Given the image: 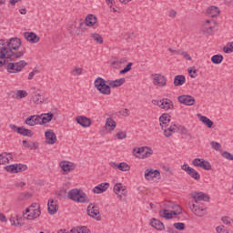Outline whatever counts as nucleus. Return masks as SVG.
<instances>
[{
	"label": "nucleus",
	"mask_w": 233,
	"mask_h": 233,
	"mask_svg": "<svg viewBox=\"0 0 233 233\" xmlns=\"http://www.w3.org/2000/svg\"><path fill=\"white\" fill-rule=\"evenodd\" d=\"M21 47V39L18 37H13L5 41L0 39V67L6 65V59L14 61L12 56H14V50H19Z\"/></svg>",
	"instance_id": "obj_1"
},
{
	"label": "nucleus",
	"mask_w": 233,
	"mask_h": 233,
	"mask_svg": "<svg viewBox=\"0 0 233 233\" xmlns=\"http://www.w3.org/2000/svg\"><path fill=\"white\" fill-rule=\"evenodd\" d=\"M67 198L72 201H76V203H90V198H88L86 193L78 188L71 189L67 194Z\"/></svg>",
	"instance_id": "obj_2"
},
{
	"label": "nucleus",
	"mask_w": 233,
	"mask_h": 233,
	"mask_svg": "<svg viewBox=\"0 0 233 233\" xmlns=\"http://www.w3.org/2000/svg\"><path fill=\"white\" fill-rule=\"evenodd\" d=\"M95 88L103 94L104 96H110L112 90L110 89V84H106V81L103 77H97L95 80Z\"/></svg>",
	"instance_id": "obj_3"
},
{
	"label": "nucleus",
	"mask_w": 233,
	"mask_h": 233,
	"mask_svg": "<svg viewBox=\"0 0 233 233\" xmlns=\"http://www.w3.org/2000/svg\"><path fill=\"white\" fill-rule=\"evenodd\" d=\"M27 214V216H26ZM24 216H26L25 218L28 221H32L34 219H37L39 216H41V209L37 203H33L29 208L25 209Z\"/></svg>",
	"instance_id": "obj_4"
},
{
	"label": "nucleus",
	"mask_w": 233,
	"mask_h": 233,
	"mask_svg": "<svg viewBox=\"0 0 233 233\" xmlns=\"http://www.w3.org/2000/svg\"><path fill=\"white\" fill-rule=\"evenodd\" d=\"M28 63H26L25 60H21L19 62H11L8 63L6 66V70L9 74H19L26 66Z\"/></svg>",
	"instance_id": "obj_5"
},
{
	"label": "nucleus",
	"mask_w": 233,
	"mask_h": 233,
	"mask_svg": "<svg viewBox=\"0 0 233 233\" xmlns=\"http://www.w3.org/2000/svg\"><path fill=\"white\" fill-rule=\"evenodd\" d=\"M188 208L191 212L198 216V218H203V216H207V207L203 204H194V202L188 203Z\"/></svg>",
	"instance_id": "obj_6"
},
{
	"label": "nucleus",
	"mask_w": 233,
	"mask_h": 233,
	"mask_svg": "<svg viewBox=\"0 0 233 233\" xmlns=\"http://www.w3.org/2000/svg\"><path fill=\"white\" fill-rule=\"evenodd\" d=\"M9 128L11 130H14L15 132H17V134H20V136H24L25 137H33L34 132L25 127H17L15 125H9Z\"/></svg>",
	"instance_id": "obj_7"
},
{
	"label": "nucleus",
	"mask_w": 233,
	"mask_h": 233,
	"mask_svg": "<svg viewBox=\"0 0 233 233\" xmlns=\"http://www.w3.org/2000/svg\"><path fill=\"white\" fill-rule=\"evenodd\" d=\"M177 101L180 105L186 106H194L196 105V98L190 95H180L177 96Z\"/></svg>",
	"instance_id": "obj_8"
},
{
	"label": "nucleus",
	"mask_w": 233,
	"mask_h": 233,
	"mask_svg": "<svg viewBox=\"0 0 233 233\" xmlns=\"http://www.w3.org/2000/svg\"><path fill=\"white\" fill-rule=\"evenodd\" d=\"M87 215L96 221H101V215H99V207L90 204L86 208Z\"/></svg>",
	"instance_id": "obj_9"
},
{
	"label": "nucleus",
	"mask_w": 233,
	"mask_h": 233,
	"mask_svg": "<svg viewBox=\"0 0 233 233\" xmlns=\"http://www.w3.org/2000/svg\"><path fill=\"white\" fill-rule=\"evenodd\" d=\"M192 165H194V167H199V168H203L204 170H212L210 162L204 160L203 158L193 159Z\"/></svg>",
	"instance_id": "obj_10"
},
{
	"label": "nucleus",
	"mask_w": 233,
	"mask_h": 233,
	"mask_svg": "<svg viewBox=\"0 0 233 233\" xmlns=\"http://www.w3.org/2000/svg\"><path fill=\"white\" fill-rule=\"evenodd\" d=\"M166 208L171 209V212L174 216H179L183 213V209L181 208V206L177 204H174V202H167L165 205Z\"/></svg>",
	"instance_id": "obj_11"
},
{
	"label": "nucleus",
	"mask_w": 233,
	"mask_h": 233,
	"mask_svg": "<svg viewBox=\"0 0 233 233\" xmlns=\"http://www.w3.org/2000/svg\"><path fill=\"white\" fill-rule=\"evenodd\" d=\"M46 136V141L47 145H56L57 142V136H56V133L52 129H48L45 133Z\"/></svg>",
	"instance_id": "obj_12"
},
{
	"label": "nucleus",
	"mask_w": 233,
	"mask_h": 233,
	"mask_svg": "<svg viewBox=\"0 0 233 233\" xmlns=\"http://www.w3.org/2000/svg\"><path fill=\"white\" fill-rule=\"evenodd\" d=\"M153 84L156 86H165L167 85V77L161 74L153 75Z\"/></svg>",
	"instance_id": "obj_13"
},
{
	"label": "nucleus",
	"mask_w": 233,
	"mask_h": 233,
	"mask_svg": "<svg viewBox=\"0 0 233 233\" xmlns=\"http://www.w3.org/2000/svg\"><path fill=\"white\" fill-rule=\"evenodd\" d=\"M161 176V173L157 169H152V168H147L145 171V177L147 181H150V179H154L156 177H159Z\"/></svg>",
	"instance_id": "obj_14"
},
{
	"label": "nucleus",
	"mask_w": 233,
	"mask_h": 233,
	"mask_svg": "<svg viewBox=\"0 0 233 233\" xmlns=\"http://www.w3.org/2000/svg\"><path fill=\"white\" fill-rule=\"evenodd\" d=\"M76 121L80 127H83V128H88L90 125H92V120L86 116H76Z\"/></svg>",
	"instance_id": "obj_15"
},
{
	"label": "nucleus",
	"mask_w": 233,
	"mask_h": 233,
	"mask_svg": "<svg viewBox=\"0 0 233 233\" xmlns=\"http://www.w3.org/2000/svg\"><path fill=\"white\" fill-rule=\"evenodd\" d=\"M24 37L26 41L33 44L39 43L40 41L39 36L34 32H25Z\"/></svg>",
	"instance_id": "obj_16"
},
{
	"label": "nucleus",
	"mask_w": 233,
	"mask_h": 233,
	"mask_svg": "<svg viewBox=\"0 0 233 233\" xmlns=\"http://www.w3.org/2000/svg\"><path fill=\"white\" fill-rule=\"evenodd\" d=\"M193 199H195L196 203H198V201H206L208 203L210 201V197L203 192H194Z\"/></svg>",
	"instance_id": "obj_17"
},
{
	"label": "nucleus",
	"mask_w": 233,
	"mask_h": 233,
	"mask_svg": "<svg viewBox=\"0 0 233 233\" xmlns=\"http://www.w3.org/2000/svg\"><path fill=\"white\" fill-rule=\"evenodd\" d=\"M110 187V184L108 182H104L99 184L98 186H96L93 188L94 194H103V192H106L108 190V187Z\"/></svg>",
	"instance_id": "obj_18"
},
{
	"label": "nucleus",
	"mask_w": 233,
	"mask_h": 233,
	"mask_svg": "<svg viewBox=\"0 0 233 233\" xmlns=\"http://www.w3.org/2000/svg\"><path fill=\"white\" fill-rule=\"evenodd\" d=\"M60 167L66 174H68V172H72V170H76V164L68 161L61 162Z\"/></svg>",
	"instance_id": "obj_19"
},
{
	"label": "nucleus",
	"mask_w": 233,
	"mask_h": 233,
	"mask_svg": "<svg viewBox=\"0 0 233 233\" xmlns=\"http://www.w3.org/2000/svg\"><path fill=\"white\" fill-rule=\"evenodd\" d=\"M127 79L119 78L116 80H108L107 83L109 84L110 88H119L122 85H125Z\"/></svg>",
	"instance_id": "obj_20"
},
{
	"label": "nucleus",
	"mask_w": 233,
	"mask_h": 233,
	"mask_svg": "<svg viewBox=\"0 0 233 233\" xmlns=\"http://www.w3.org/2000/svg\"><path fill=\"white\" fill-rule=\"evenodd\" d=\"M150 225L153 227V228H156V230H165V224L157 218H151Z\"/></svg>",
	"instance_id": "obj_21"
},
{
	"label": "nucleus",
	"mask_w": 233,
	"mask_h": 233,
	"mask_svg": "<svg viewBox=\"0 0 233 233\" xmlns=\"http://www.w3.org/2000/svg\"><path fill=\"white\" fill-rule=\"evenodd\" d=\"M176 132H179V126L173 125L164 130V135L166 137H170Z\"/></svg>",
	"instance_id": "obj_22"
},
{
	"label": "nucleus",
	"mask_w": 233,
	"mask_h": 233,
	"mask_svg": "<svg viewBox=\"0 0 233 233\" xmlns=\"http://www.w3.org/2000/svg\"><path fill=\"white\" fill-rule=\"evenodd\" d=\"M186 82L187 78L185 77L184 75H177L174 77L173 85H175V86H183V85H185Z\"/></svg>",
	"instance_id": "obj_23"
},
{
	"label": "nucleus",
	"mask_w": 233,
	"mask_h": 233,
	"mask_svg": "<svg viewBox=\"0 0 233 233\" xmlns=\"http://www.w3.org/2000/svg\"><path fill=\"white\" fill-rule=\"evenodd\" d=\"M207 14L209 17H218L219 15V8L216 5H211L207 9Z\"/></svg>",
	"instance_id": "obj_24"
},
{
	"label": "nucleus",
	"mask_w": 233,
	"mask_h": 233,
	"mask_svg": "<svg viewBox=\"0 0 233 233\" xmlns=\"http://www.w3.org/2000/svg\"><path fill=\"white\" fill-rule=\"evenodd\" d=\"M116 123L112 117L106 118L105 128L106 130H108V132H112L113 130L116 129Z\"/></svg>",
	"instance_id": "obj_25"
},
{
	"label": "nucleus",
	"mask_w": 233,
	"mask_h": 233,
	"mask_svg": "<svg viewBox=\"0 0 233 233\" xmlns=\"http://www.w3.org/2000/svg\"><path fill=\"white\" fill-rule=\"evenodd\" d=\"M163 110H171V108H174V102L168 98H163L162 99V106L161 107Z\"/></svg>",
	"instance_id": "obj_26"
},
{
	"label": "nucleus",
	"mask_w": 233,
	"mask_h": 233,
	"mask_svg": "<svg viewBox=\"0 0 233 233\" xmlns=\"http://www.w3.org/2000/svg\"><path fill=\"white\" fill-rule=\"evenodd\" d=\"M47 210L51 216H54L57 212V203L54 200L49 201L47 203Z\"/></svg>",
	"instance_id": "obj_27"
},
{
	"label": "nucleus",
	"mask_w": 233,
	"mask_h": 233,
	"mask_svg": "<svg viewBox=\"0 0 233 233\" xmlns=\"http://www.w3.org/2000/svg\"><path fill=\"white\" fill-rule=\"evenodd\" d=\"M159 121H160V127L162 128L164 126L168 127V123H170V115H168L167 113L162 114L161 116L159 117Z\"/></svg>",
	"instance_id": "obj_28"
},
{
	"label": "nucleus",
	"mask_w": 233,
	"mask_h": 233,
	"mask_svg": "<svg viewBox=\"0 0 233 233\" xmlns=\"http://www.w3.org/2000/svg\"><path fill=\"white\" fill-rule=\"evenodd\" d=\"M42 116V125H46V123H50L52 119H54V113L49 112V113H45L41 115Z\"/></svg>",
	"instance_id": "obj_29"
},
{
	"label": "nucleus",
	"mask_w": 233,
	"mask_h": 233,
	"mask_svg": "<svg viewBox=\"0 0 233 233\" xmlns=\"http://www.w3.org/2000/svg\"><path fill=\"white\" fill-rule=\"evenodd\" d=\"M199 116V120L206 126L208 127V128H212V127L214 126V122L212 120H210V118L205 116H201V115H198Z\"/></svg>",
	"instance_id": "obj_30"
},
{
	"label": "nucleus",
	"mask_w": 233,
	"mask_h": 233,
	"mask_svg": "<svg viewBox=\"0 0 233 233\" xmlns=\"http://www.w3.org/2000/svg\"><path fill=\"white\" fill-rule=\"evenodd\" d=\"M86 25L87 26H94V25H96L97 23V17H96V15H88L86 17Z\"/></svg>",
	"instance_id": "obj_31"
},
{
	"label": "nucleus",
	"mask_w": 233,
	"mask_h": 233,
	"mask_svg": "<svg viewBox=\"0 0 233 233\" xmlns=\"http://www.w3.org/2000/svg\"><path fill=\"white\" fill-rule=\"evenodd\" d=\"M159 216L165 219H172V218H174V213L168 209H162L159 211Z\"/></svg>",
	"instance_id": "obj_32"
},
{
	"label": "nucleus",
	"mask_w": 233,
	"mask_h": 233,
	"mask_svg": "<svg viewBox=\"0 0 233 233\" xmlns=\"http://www.w3.org/2000/svg\"><path fill=\"white\" fill-rule=\"evenodd\" d=\"M187 175L190 176V177H192L196 181H199V179H201V175H199V173L193 167L189 169Z\"/></svg>",
	"instance_id": "obj_33"
},
{
	"label": "nucleus",
	"mask_w": 233,
	"mask_h": 233,
	"mask_svg": "<svg viewBox=\"0 0 233 233\" xmlns=\"http://www.w3.org/2000/svg\"><path fill=\"white\" fill-rule=\"evenodd\" d=\"M147 148H148V147H135L133 149V154L134 156H136V157H139L141 159V157H139V155L141 154L143 157V154H145V150H147Z\"/></svg>",
	"instance_id": "obj_34"
},
{
	"label": "nucleus",
	"mask_w": 233,
	"mask_h": 233,
	"mask_svg": "<svg viewBox=\"0 0 233 233\" xmlns=\"http://www.w3.org/2000/svg\"><path fill=\"white\" fill-rule=\"evenodd\" d=\"M123 187V184L121 183H116L115 184L114 187H113V191L115 192V194H116L117 198L119 199H123V196L120 195V192H121V188Z\"/></svg>",
	"instance_id": "obj_35"
},
{
	"label": "nucleus",
	"mask_w": 233,
	"mask_h": 233,
	"mask_svg": "<svg viewBox=\"0 0 233 233\" xmlns=\"http://www.w3.org/2000/svg\"><path fill=\"white\" fill-rule=\"evenodd\" d=\"M211 62L213 63V65H221V63H223V56L222 55H214L211 57Z\"/></svg>",
	"instance_id": "obj_36"
},
{
	"label": "nucleus",
	"mask_w": 233,
	"mask_h": 233,
	"mask_svg": "<svg viewBox=\"0 0 233 233\" xmlns=\"http://www.w3.org/2000/svg\"><path fill=\"white\" fill-rule=\"evenodd\" d=\"M75 25L79 23L78 26L76 27L77 32L81 30V32H85L86 30V22H83V20H75Z\"/></svg>",
	"instance_id": "obj_37"
},
{
	"label": "nucleus",
	"mask_w": 233,
	"mask_h": 233,
	"mask_svg": "<svg viewBox=\"0 0 233 233\" xmlns=\"http://www.w3.org/2000/svg\"><path fill=\"white\" fill-rule=\"evenodd\" d=\"M117 169H119L121 172H128L130 170V166L125 162H120L117 165Z\"/></svg>",
	"instance_id": "obj_38"
},
{
	"label": "nucleus",
	"mask_w": 233,
	"mask_h": 233,
	"mask_svg": "<svg viewBox=\"0 0 233 233\" xmlns=\"http://www.w3.org/2000/svg\"><path fill=\"white\" fill-rule=\"evenodd\" d=\"M33 101H34V103H35V105H41V103H44V101H45V96H43L41 94H36L33 97Z\"/></svg>",
	"instance_id": "obj_39"
},
{
	"label": "nucleus",
	"mask_w": 233,
	"mask_h": 233,
	"mask_svg": "<svg viewBox=\"0 0 233 233\" xmlns=\"http://www.w3.org/2000/svg\"><path fill=\"white\" fill-rule=\"evenodd\" d=\"M6 163H10L8 153L5 152L0 154V165H6Z\"/></svg>",
	"instance_id": "obj_40"
},
{
	"label": "nucleus",
	"mask_w": 233,
	"mask_h": 233,
	"mask_svg": "<svg viewBox=\"0 0 233 233\" xmlns=\"http://www.w3.org/2000/svg\"><path fill=\"white\" fill-rule=\"evenodd\" d=\"M91 37L98 45H103V36H101V35H99L97 33H94L91 35Z\"/></svg>",
	"instance_id": "obj_41"
},
{
	"label": "nucleus",
	"mask_w": 233,
	"mask_h": 233,
	"mask_svg": "<svg viewBox=\"0 0 233 233\" xmlns=\"http://www.w3.org/2000/svg\"><path fill=\"white\" fill-rule=\"evenodd\" d=\"M5 170L10 174H17V164L6 166Z\"/></svg>",
	"instance_id": "obj_42"
},
{
	"label": "nucleus",
	"mask_w": 233,
	"mask_h": 233,
	"mask_svg": "<svg viewBox=\"0 0 233 233\" xmlns=\"http://www.w3.org/2000/svg\"><path fill=\"white\" fill-rule=\"evenodd\" d=\"M15 96V99H23L28 96V93L25 90H17Z\"/></svg>",
	"instance_id": "obj_43"
},
{
	"label": "nucleus",
	"mask_w": 233,
	"mask_h": 233,
	"mask_svg": "<svg viewBox=\"0 0 233 233\" xmlns=\"http://www.w3.org/2000/svg\"><path fill=\"white\" fill-rule=\"evenodd\" d=\"M76 28H77L76 24H71L67 26V32H69V34L71 35L75 34L76 35H79L80 33L78 31H76Z\"/></svg>",
	"instance_id": "obj_44"
},
{
	"label": "nucleus",
	"mask_w": 233,
	"mask_h": 233,
	"mask_svg": "<svg viewBox=\"0 0 233 233\" xmlns=\"http://www.w3.org/2000/svg\"><path fill=\"white\" fill-rule=\"evenodd\" d=\"M28 170V166L25 164H16V174H19V172H25Z\"/></svg>",
	"instance_id": "obj_45"
},
{
	"label": "nucleus",
	"mask_w": 233,
	"mask_h": 233,
	"mask_svg": "<svg viewBox=\"0 0 233 233\" xmlns=\"http://www.w3.org/2000/svg\"><path fill=\"white\" fill-rule=\"evenodd\" d=\"M154 154V151L152 150V148L147 147L146 148L143 157H140V159H145L147 157H150L152 155Z\"/></svg>",
	"instance_id": "obj_46"
},
{
	"label": "nucleus",
	"mask_w": 233,
	"mask_h": 233,
	"mask_svg": "<svg viewBox=\"0 0 233 233\" xmlns=\"http://www.w3.org/2000/svg\"><path fill=\"white\" fill-rule=\"evenodd\" d=\"M173 227L177 230H185V228H187V227L185 226V223L183 222H176L173 224Z\"/></svg>",
	"instance_id": "obj_47"
},
{
	"label": "nucleus",
	"mask_w": 233,
	"mask_h": 233,
	"mask_svg": "<svg viewBox=\"0 0 233 233\" xmlns=\"http://www.w3.org/2000/svg\"><path fill=\"white\" fill-rule=\"evenodd\" d=\"M222 157H225V159H228V161H233V155L232 153H229L228 151H223L221 153Z\"/></svg>",
	"instance_id": "obj_48"
},
{
	"label": "nucleus",
	"mask_w": 233,
	"mask_h": 233,
	"mask_svg": "<svg viewBox=\"0 0 233 233\" xmlns=\"http://www.w3.org/2000/svg\"><path fill=\"white\" fill-rule=\"evenodd\" d=\"M187 72H188L190 77H192V78L198 76V70L196 69L195 66L189 67V68L187 69Z\"/></svg>",
	"instance_id": "obj_49"
},
{
	"label": "nucleus",
	"mask_w": 233,
	"mask_h": 233,
	"mask_svg": "<svg viewBox=\"0 0 233 233\" xmlns=\"http://www.w3.org/2000/svg\"><path fill=\"white\" fill-rule=\"evenodd\" d=\"M35 116H28L25 120V125H28V127H34V119H35Z\"/></svg>",
	"instance_id": "obj_50"
},
{
	"label": "nucleus",
	"mask_w": 233,
	"mask_h": 233,
	"mask_svg": "<svg viewBox=\"0 0 233 233\" xmlns=\"http://www.w3.org/2000/svg\"><path fill=\"white\" fill-rule=\"evenodd\" d=\"M133 65V63L129 62L124 69L119 71V74H127V72H130Z\"/></svg>",
	"instance_id": "obj_51"
},
{
	"label": "nucleus",
	"mask_w": 233,
	"mask_h": 233,
	"mask_svg": "<svg viewBox=\"0 0 233 233\" xmlns=\"http://www.w3.org/2000/svg\"><path fill=\"white\" fill-rule=\"evenodd\" d=\"M23 56H25V51H23V50L18 51V52L13 51L12 57H15V59H21V57H23Z\"/></svg>",
	"instance_id": "obj_52"
},
{
	"label": "nucleus",
	"mask_w": 233,
	"mask_h": 233,
	"mask_svg": "<svg viewBox=\"0 0 233 233\" xmlns=\"http://www.w3.org/2000/svg\"><path fill=\"white\" fill-rule=\"evenodd\" d=\"M25 148H29V150H37V144H35V142H27Z\"/></svg>",
	"instance_id": "obj_53"
},
{
	"label": "nucleus",
	"mask_w": 233,
	"mask_h": 233,
	"mask_svg": "<svg viewBox=\"0 0 233 233\" xmlns=\"http://www.w3.org/2000/svg\"><path fill=\"white\" fill-rule=\"evenodd\" d=\"M223 50L225 54H230V52H233V42L228 44V46H225Z\"/></svg>",
	"instance_id": "obj_54"
},
{
	"label": "nucleus",
	"mask_w": 233,
	"mask_h": 233,
	"mask_svg": "<svg viewBox=\"0 0 233 233\" xmlns=\"http://www.w3.org/2000/svg\"><path fill=\"white\" fill-rule=\"evenodd\" d=\"M42 120V116L41 115H35V118H34V127H35V125H43V123H41Z\"/></svg>",
	"instance_id": "obj_55"
},
{
	"label": "nucleus",
	"mask_w": 233,
	"mask_h": 233,
	"mask_svg": "<svg viewBox=\"0 0 233 233\" xmlns=\"http://www.w3.org/2000/svg\"><path fill=\"white\" fill-rule=\"evenodd\" d=\"M210 146L213 148V150H219L221 147V144H219L218 142H216V141H211Z\"/></svg>",
	"instance_id": "obj_56"
},
{
	"label": "nucleus",
	"mask_w": 233,
	"mask_h": 233,
	"mask_svg": "<svg viewBox=\"0 0 233 233\" xmlns=\"http://www.w3.org/2000/svg\"><path fill=\"white\" fill-rule=\"evenodd\" d=\"M71 74L73 76H81L83 74V69L80 68V67H76L72 72Z\"/></svg>",
	"instance_id": "obj_57"
},
{
	"label": "nucleus",
	"mask_w": 233,
	"mask_h": 233,
	"mask_svg": "<svg viewBox=\"0 0 233 233\" xmlns=\"http://www.w3.org/2000/svg\"><path fill=\"white\" fill-rule=\"evenodd\" d=\"M25 225V218L22 217L17 216L16 218V227H23Z\"/></svg>",
	"instance_id": "obj_58"
},
{
	"label": "nucleus",
	"mask_w": 233,
	"mask_h": 233,
	"mask_svg": "<svg viewBox=\"0 0 233 233\" xmlns=\"http://www.w3.org/2000/svg\"><path fill=\"white\" fill-rule=\"evenodd\" d=\"M178 132H180L182 136H187V134H188V129L183 126H178Z\"/></svg>",
	"instance_id": "obj_59"
},
{
	"label": "nucleus",
	"mask_w": 233,
	"mask_h": 233,
	"mask_svg": "<svg viewBox=\"0 0 233 233\" xmlns=\"http://www.w3.org/2000/svg\"><path fill=\"white\" fill-rule=\"evenodd\" d=\"M119 115L120 116H124V117H128V116H130V110L125 108V109H121L119 111Z\"/></svg>",
	"instance_id": "obj_60"
},
{
	"label": "nucleus",
	"mask_w": 233,
	"mask_h": 233,
	"mask_svg": "<svg viewBox=\"0 0 233 233\" xmlns=\"http://www.w3.org/2000/svg\"><path fill=\"white\" fill-rule=\"evenodd\" d=\"M15 187L16 188H24V187H26V182L15 181Z\"/></svg>",
	"instance_id": "obj_61"
},
{
	"label": "nucleus",
	"mask_w": 233,
	"mask_h": 233,
	"mask_svg": "<svg viewBox=\"0 0 233 233\" xmlns=\"http://www.w3.org/2000/svg\"><path fill=\"white\" fill-rule=\"evenodd\" d=\"M116 137H117V139H126L127 138V132L119 131L116 134Z\"/></svg>",
	"instance_id": "obj_62"
},
{
	"label": "nucleus",
	"mask_w": 233,
	"mask_h": 233,
	"mask_svg": "<svg viewBox=\"0 0 233 233\" xmlns=\"http://www.w3.org/2000/svg\"><path fill=\"white\" fill-rule=\"evenodd\" d=\"M35 74H39V70H37L36 68H35L32 72L29 73L28 79H34V76H35Z\"/></svg>",
	"instance_id": "obj_63"
},
{
	"label": "nucleus",
	"mask_w": 233,
	"mask_h": 233,
	"mask_svg": "<svg viewBox=\"0 0 233 233\" xmlns=\"http://www.w3.org/2000/svg\"><path fill=\"white\" fill-rule=\"evenodd\" d=\"M78 233H90V229L86 227H78Z\"/></svg>",
	"instance_id": "obj_64"
}]
</instances>
